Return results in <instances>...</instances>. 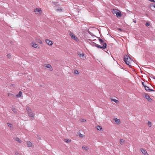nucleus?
<instances>
[{"mask_svg": "<svg viewBox=\"0 0 155 155\" xmlns=\"http://www.w3.org/2000/svg\"><path fill=\"white\" fill-rule=\"evenodd\" d=\"M98 40L100 42V44L101 45H103V46H101V45H98L97 44L94 43V42H93L94 45H95L96 47L98 48L103 49H105L106 48L107 46V44L103 40L100 38H98Z\"/></svg>", "mask_w": 155, "mask_h": 155, "instance_id": "1", "label": "nucleus"}, {"mask_svg": "<svg viewBox=\"0 0 155 155\" xmlns=\"http://www.w3.org/2000/svg\"><path fill=\"white\" fill-rule=\"evenodd\" d=\"M124 61L126 64L129 66H130L131 59L128 55H126L124 56Z\"/></svg>", "mask_w": 155, "mask_h": 155, "instance_id": "2", "label": "nucleus"}, {"mask_svg": "<svg viewBox=\"0 0 155 155\" xmlns=\"http://www.w3.org/2000/svg\"><path fill=\"white\" fill-rule=\"evenodd\" d=\"M28 116L32 120L35 117V116L34 115V114L31 111L30 112L28 113Z\"/></svg>", "mask_w": 155, "mask_h": 155, "instance_id": "3", "label": "nucleus"}, {"mask_svg": "<svg viewBox=\"0 0 155 155\" xmlns=\"http://www.w3.org/2000/svg\"><path fill=\"white\" fill-rule=\"evenodd\" d=\"M45 67L49 68L50 71H52L53 70V68L51 65L49 64H45L44 65Z\"/></svg>", "mask_w": 155, "mask_h": 155, "instance_id": "4", "label": "nucleus"}, {"mask_svg": "<svg viewBox=\"0 0 155 155\" xmlns=\"http://www.w3.org/2000/svg\"><path fill=\"white\" fill-rule=\"evenodd\" d=\"M34 12H35L36 14H38V13H41L42 11L41 8H37L34 9Z\"/></svg>", "mask_w": 155, "mask_h": 155, "instance_id": "5", "label": "nucleus"}, {"mask_svg": "<svg viewBox=\"0 0 155 155\" xmlns=\"http://www.w3.org/2000/svg\"><path fill=\"white\" fill-rule=\"evenodd\" d=\"M70 36L73 39L77 40L78 39V38L73 33H70Z\"/></svg>", "mask_w": 155, "mask_h": 155, "instance_id": "6", "label": "nucleus"}, {"mask_svg": "<svg viewBox=\"0 0 155 155\" xmlns=\"http://www.w3.org/2000/svg\"><path fill=\"white\" fill-rule=\"evenodd\" d=\"M45 41L47 44L50 46H51L52 45L53 43L52 41L48 39H46Z\"/></svg>", "mask_w": 155, "mask_h": 155, "instance_id": "7", "label": "nucleus"}, {"mask_svg": "<svg viewBox=\"0 0 155 155\" xmlns=\"http://www.w3.org/2000/svg\"><path fill=\"white\" fill-rule=\"evenodd\" d=\"M141 152H142L143 154L145 155H148V154L147 153V151L143 149H140Z\"/></svg>", "mask_w": 155, "mask_h": 155, "instance_id": "8", "label": "nucleus"}, {"mask_svg": "<svg viewBox=\"0 0 155 155\" xmlns=\"http://www.w3.org/2000/svg\"><path fill=\"white\" fill-rule=\"evenodd\" d=\"M78 54L79 55L80 58L82 59H84L85 58V57L83 54L78 53Z\"/></svg>", "mask_w": 155, "mask_h": 155, "instance_id": "9", "label": "nucleus"}, {"mask_svg": "<svg viewBox=\"0 0 155 155\" xmlns=\"http://www.w3.org/2000/svg\"><path fill=\"white\" fill-rule=\"evenodd\" d=\"M14 139L15 140L17 141L19 143H21V141L18 137H14Z\"/></svg>", "mask_w": 155, "mask_h": 155, "instance_id": "10", "label": "nucleus"}, {"mask_svg": "<svg viewBox=\"0 0 155 155\" xmlns=\"http://www.w3.org/2000/svg\"><path fill=\"white\" fill-rule=\"evenodd\" d=\"M116 16L117 17L119 18L121 17V13L120 12L119 10H118V11H117V13L116 14Z\"/></svg>", "mask_w": 155, "mask_h": 155, "instance_id": "11", "label": "nucleus"}, {"mask_svg": "<svg viewBox=\"0 0 155 155\" xmlns=\"http://www.w3.org/2000/svg\"><path fill=\"white\" fill-rule=\"evenodd\" d=\"M145 97L148 101H152V99L150 98V97L147 94H146L145 95Z\"/></svg>", "mask_w": 155, "mask_h": 155, "instance_id": "12", "label": "nucleus"}, {"mask_svg": "<svg viewBox=\"0 0 155 155\" xmlns=\"http://www.w3.org/2000/svg\"><path fill=\"white\" fill-rule=\"evenodd\" d=\"M83 149L85 151H88V150L89 149V147H88L86 146H83L82 147Z\"/></svg>", "mask_w": 155, "mask_h": 155, "instance_id": "13", "label": "nucleus"}, {"mask_svg": "<svg viewBox=\"0 0 155 155\" xmlns=\"http://www.w3.org/2000/svg\"><path fill=\"white\" fill-rule=\"evenodd\" d=\"M27 146L29 147H31L32 146V143L30 141H27Z\"/></svg>", "mask_w": 155, "mask_h": 155, "instance_id": "14", "label": "nucleus"}, {"mask_svg": "<svg viewBox=\"0 0 155 155\" xmlns=\"http://www.w3.org/2000/svg\"><path fill=\"white\" fill-rule=\"evenodd\" d=\"M36 41L41 44H42V42L41 40L39 38H37L36 39Z\"/></svg>", "mask_w": 155, "mask_h": 155, "instance_id": "15", "label": "nucleus"}, {"mask_svg": "<svg viewBox=\"0 0 155 155\" xmlns=\"http://www.w3.org/2000/svg\"><path fill=\"white\" fill-rule=\"evenodd\" d=\"M7 124L8 125L9 127L10 128L11 130H12V129H13V125L12 124H10L9 123H8Z\"/></svg>", "mask_w": 155, "mask_h": 155, "instance_id": "16", "label": "nucleus"}, {"mask_svg": "<svg viewBox=\"0 0 155 155\" xmlns=\"http://www.w3.org/2000/svg\"><path fill=\"white\" fill-rule=\"evenodd\" d=\"M118 10L116 9H114L112 10V13L113 14H116L117 13V11H118Z\"/></svg>", "mask_w": 155, "mask_h": 155, "instance_id": "17", "label": "nucleus"}, {"mask_svg": "<svg viewBox=\"0 0 155 155\" xmlns=\"http://www.w3.org/2000/svg\"><path fill=\"white\" fill-rule=\"evenodd\" d=\"M115 121L117 124H120V120L119 119L117 118H115Z\"/></svg>", "mask_w": 155, "mask_h": 155, "instance_id": "18", "label": "nucleus"}, {"mask_svg": "<svg viewBox=\"0 0 155 155\" xmlns=\"http://www.w3.org/2000/svg\"><path fill=\"white\" fill-rule=\"evenodd\" d=\"M22 94V92L21 91H20L18 94L16 95V96L17 97H20Z\"/></svg>", "mask_w": 155, "mask_h": 155, "instance_id": "19", "label": "nucleus"}, {"mask_svg": "<svg viewBox=\"0 0 155 155\" xmlns=\"http://www.w3.org/2000/svg\"><path fill=\"white\" fill-rule=\"evenodd\" d=\"M26 109L28 113L31 111V109L29 107H27Z\"/></svg>", "mask_w": 155, "mask_h": 155, "instance_id": "20", "label": "nucleus"}, {"mask_svg": "<svg viewBox=\"0 0 155 155\" xmlns=\"http://www.w3.org/2000/svg\"><path fill=\"white\" fill-rule=\"evenodd\" d=\"M38 45L35 43H32V47L34 48H37L38 47Z\"/></svg>", "mask_w": 155, "mask_h": 155, "instance_id": "21", "label": "nucleus"}, {"mask_svg": "<svg viewBox=\"0 0 155 155\" xmlns=\"http://www.w3.org/2000/svg\"><path fill=\"white\" fill-rule=\"evenodd\" d=\"M12 111L14 112V113L15 114H17V110L14 108H12Z\"/></svg>", "mask_w": 155, "mask_h": 155, "instance_id": "22", "label": "nucleus"}, {"mask_svg": "<svg viewBox=\"0 0 155 155\" xmlns=\"http://www.w3.org/2000/svg\"><path fill=\"white\" fill-rule=\"evenodd\" d=\"M64 140L67 143H69L71 141V140L66 139H64Z\"/></svg>", "mask_w": 155, "mask_h": 155, "instance_id": "23", "label": "nucleus"}, {"mask_svg": "<svg viewBox=\"0 0 155 155\" xmlns=\"http://www.w3.org/2000/svg\"><path fill=\"white\" fill-rule=\"evenodd\" d=\"M97 130L100 131L102 129V127L101 126L98 125L97 126Z\"/></svg>", "mask_w": 155, "mask_h": 155, "instance_id": "24", "label": "nucleus"}, {"mask_svg": "<svg viewBox=\"0 0 155 155\" xmlns=\"http://www.w3.org/2000/svg\"><path fill=\"white\" fill-rule=\"evenodd\" d=\"M111 100L114 102L116 104H118L119 103V101L117 100L112 99Z\"/></svg>", "mask_w": 155, "mask_h": 155, "instance_id": "25", "label": "nucleus"}, {"mask_svg": "<svg viewBox=\"0 0 155 155\" xmlns=\"http://www.w3.org/2000/svg\"><path fill=\"white\" fill-rule=\"evenodd\" d=\"M124 140L123 139H121L120 140V144L121 145H122L123 144L122 143L124 142Z\"/></svg>", "mask_w": 155, "mask_h": 155, "instance_id": "26", "label": "nucleus"}, {"mask_svg": "<svg viewBox=\"0 0 155 155\" xmlns=\"http://www.w3.org/2000/svg\"><path fill=\"white\" fill-rule=\"evenodd\" d=\"M80 121L81 122H84L86 121V120L82 118L80 120Z\"/></svg>", "mask_w": 155, "mask_h": 155, "instance_id": "27", "label": "nucleus"}, {"mask_svg": "<svg viewBox=\"0 0 155 155\" xmlns=\"http://www.w3.org/2000/svg\"><path fill=\"white\" fill-rule=\"evenodd\" d=\"M144 88H145V90L147 91H148V89H149V87L147 86H146L145 87H144Z\"/></svg>", "mask_w": 155, "mask_h": 155, "instance_id": "28", "label": "nucleus"}, {"mask_svg": "<svg viewBox=\"0 0 155 155\" xmlns=\"http://www.w3.org/2000/svg\"><path fill=\"white\" fill-rule=\"evenodd\" d=\"M74 73L76 74H79V72L77 70H75L74 71Z\"/></svg>", "mask_w": 155, "mask_h": 155, "instance_id": "29", "label": "nucleus"}, {"mask_svg": "<svg viewBox=\"0 0 155 155\" xmlns=\"http://www.w3.org/2000/svg\"><path fill=\"white\" fill-rule=\"evenodd\" d=\"M148 126L149 127H150L151 126L152 124L151 122L150 121H148Z\"/></svg>", "mask_w": 155, "mask_h": 155, "instance_id": "30", "label": "nucleus"}, {"mask_svg": "<svg viewBox=\"0 0 155 155\" xmlns=\"http://www.w3.org/2000/svg\"><path fill=\"white\" fill-rule=\"evenodd\" d=\"M150 22H147L146 23V25L147 26H148L150 25Z\"/></svg>", "mask_w": 155, "mask_h": 155, "instance_id": "31", "label": "nucleus"}, {"mask_svg": "<svg viewBox=\"0 0 155 155\" xmlns=\"http://www.w3.org/2000/svg\"><path fill=\"white\" fill-rule=\"evenodd\" d=\"M7 57L9 59H10L11 57V56L10 54H8L7 55Z\"/></svg>", "mask_w": 155, "mask_h": 155, "instance_id": "32", "label": "nucleus"}, {"mask_svg": "<svg viewBox=\"0 0 155 155\" xmlns=\"http://www.w3.org/2000/svg\"><path fill=\"white\" fill-rule=\"evenodd\" d=\"M155 91L153 89H148V91Z\"/></svg>", "mask_w": 155, "mask_h": 155, "instance_id": "33", "label": "nucleus"}, {"mask_svg": "<svg viewBox=\"0 0 155 155\" xmlns=\"http://www.w3.org/2000/svg\"><path fill=\"white\" fill-rule=\"evenodd\" d=\"M15 155H20V154L16 152H15Z\"/></svg>", "mask_w": 155, "mask_h": 155, "instance_id": "34", "label": "nucleus"}, {"mask_svg": "<svg viewBox=\"0 0 155 155\" xmlns=\"http://www.w3.org/2000/svg\"><path fill=\"white\" fill-rule=\"evenodd\" d=\"M83 134H80V135H79V136L80 137H83Z\"/></svg>", "mask_w": 155, "mask_h": 155, "instance_id": "35", "label": "nucleus"}, {"mask_svg": "<svg viewBox=\"0 0 155 155\" xmlns=\"http://www.w3.org/2000/svg\"><path fill=\"white\" fill-rule=\"evenodd\" d=\"M142 84L144 87L146 86V85L144 84V82H142Z\"/></svg>", "mask_w": 155, "mask_h": 155, "instance_id": "36", "label": "nucleus"}, {"mask_svg": "<svg viewBox=\"0 0 155 155\" xmlns=\"http://www.w3.org/2000/svg\"><path fill=\"white\" fill-rule=\"evenodd\" d=\"M13 95V94L11 93H9L8 94V96H10V95Z\"/></svg>", "mask_w": 155, "mask_h": 155, "instance_id": "37", "label": "nucleus"}, {"mask_svg": "<svg viewBox=\"0 0 155 155\" xmlns=\"http://www.w3.org/2000/svg\"><path fill=\"white\" fill-rule=\"evenodd\" d=\"M38 139H40H40H41V138H40V137L39 136H38Z\"/></svg>", "mask_w": 155, "mask_h": 155, "instance_id": "38", "label": "nucleus"}, {"mask_svg": "<svg viewBox=\"0 0 155 155\" xmlns=\"http://www.w3.org/2000/svg\"><path fill=\"white\" fill-rule=\"evenodd\" d=\"M133 22L134 23H136V21L135 20V21H133Z\"/></svg>", "mask_w": 155, "mask_h": 155, "instance_id": "39", "label": "nucleus"}, {"mask_svg": "<svg viewBox=\"0 0 155 155\" xmlns=\"http://www.w3.org/2000/svg\"><path fill=\"white\" fill-rule=\"evenodd\" d=\"M118 30H120V31H121V29L120 28H118Z\"/></svg>", "mask_w": 155, "mask_h": 155, "instance_id": "40", "label": "nucleus"}, {"mask_svg": "<svg viewBox=\"0 0 155 155\" xmlns=\"http://www.w3.org/2000/svg\"><path fill=\"white\" fill-rule=\"evenodd\" d=\"M153 6L155 8V5H153Z\"/></svg>", "mask_w": 155, "mask_h": 155, "instance_id": "41", "label": "nucleus"}, {"mask_svg": "<svg viewBox=\"0 0 155 155\" xmlns=\"http://www.w3.org/2000/svg\"><path fill=\"white\" fill-rule=\"evenodd\" d=\"M153 79H155V77H153Z\"/></svg>", "mask_w": 155, "mask_h": 155, "instance_id": "42", "label": "nucleus"}]
</instances>
